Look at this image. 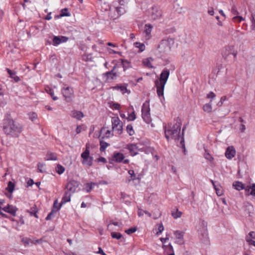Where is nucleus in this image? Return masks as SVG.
Returning a JSON list of instances; mask_svg holds the SVG:
<instances>
[{
	"label": "nucleus",
	"instance_id": "412c9836",
	"mask_svg": "<svg viewBox=\"0 0 255 255\" xmlns=\"http://www.w3.org/2000/svg\"><path fill=\"white\" fill-rule=\"evenodd\" d=\"M247 195H250L255 197V183H253L250 186H247L245 188Z\"/></svg>",
	"mask_w": 255,
	"mask_h": 255
},
{
	"label": "nucleus",
	"instance_id": "58836bf2",
	"mask_svg": "<svg viewBox=\"0 0 255 255\" xmlns=\"http://www.w3.org/2000/svg\"><path fill=\"white\" fill-rule=\"evenodd\" d=\"M111 232V237L113 239H116L117 240L120 239L122 237V235L119 233H117L113 231H110Z\"/></svg>",
	"mask_w": 255,
	"mask_h": 255
},
{
	"label": "nucleus",
	"instance_id": "ddd939ff",
	"mask_svg": "<svg viewBox=\"0 0 255 255\" xmlns=\"http://www.w3.org/2000/svg\"><path fill=\"white\" fill-rule=\"evenodd\" d=\"M173 234L175 236V243L178 245H182L184 243V232L180 231H175L173 232Z\"/></svg>",
	"mask_w": 255,
	"mask_h": 255
},
{
	"label": "nucleus",
	"instance_id": "7ed1b4c3",
	"mask_svg": "<svg viewBox=\"0 0 255 255\" xmlns=\"http://www.w3.org/2000/svg\"><path fill=\"white\" fill-rule=\"evenodd\" d=\"M3 130L6 134H10L12 136H17L21 131L22 127L16 125L12 119H5Z\"/></svg>",
	"mask_w": 255,
	"mask_h": 255
},
{
	"label": "nucleus",
	"instance_id": "20e7f679",
	"mask_svg": "<svg viewBox=\"0 0 255 255\" xmlns=\"http://www.w3.org/2000/svg\"><path fill=\"white\" fill-rule=\"evenodd\" d=\"M174 44V40L172 38L162 40L157 47L158 52L162 54H166L170 51Z\"/></svg>",
	"mask_w": 255,
	"mask_h": 255
},
{
	"label": "nucleus",
	"instance_id": "9b49d317",
	"mask_svg": "<svg viewBox=\"0 0 255 255\" xmlns=\"http://www.w3.org/2000/svg\"><path fill=\"white\" fill-rule=\"evenodd\" d=\"M125 12L122 7H116L110 9V16L113 19H116Z\"/></svg>",
	"mask_w": 255,
	"mask_h": 255
},
{
	"label": "nucleus",
	"instance_id": "052dcab7",
	"mask_svg": "<svg viewBox=\"0 0 255 255\" xmlns=\"http://www.w3.org/2000/svg\"><path fill=\"white\" fill-rule=\"evenodd\" d=\"M128 173L130 175L132 180H134L135 177V175L134 174V172L133 170H129L128 171Z\"/></svg>",
	"mask_w": 255,
	"mask_h": 255
},
{
	"label": "nucleus",
	"instance_id": "37998d69",
	"mask_svg": "<svg viewBox=\"0 0 255 255\" xmlns=\"http://www.w3.org/2000/svg\"><path fill=\"white\" fill-rule=\"evenodd\" d=\"M100 150L101 151H104L105 149L109 145V144L106 142L101 140L100 141Z\"/></svg>",
	"mask_w": 255,
	"mask_h": 255
},
{
	"label": "nucleus",
	"instance_id": "774afa93",
	"mask_svg": "<svg viewBox=\"0 0 255 255\" xmlns=\"http://www.w3.org/2000/svg\"><path fill=\"white\" fill-rule=\"evenodd\" d=\"M247 236H250V238L254 239H255V232H251Z\"/></svg>",
	"mask_w": 255,
	"mask_h": 255
},
{
	"label": "nucleus",
	"instance_id": "79ce46f5",
	"mask_svg": "<svg viewBox=\"0 0 255 255\" xmlns=\"http://www.w3.org/2000/svg\"><path fill=\"white\" fill-rule=\"evenodd\" d=\"M29 119L31 121H35L37 118V114L34 112H30L28 114Z\"/></svg>",
	"mask_w": 255,
	"mask_h": 255
},
{
	"label": "nucleus",
	"instance_id": "f03ea898",
	"mask_svg": "<svg viewBox=\"0 0 255 255\" xmlns=\"http://www.w3.org/2000/svg\"><path fill=\"white\" fill-rule=\"evenodd\" d=\"M170 75V71L168 69H164L162 70L159 79L155 81V86L156 88V92L159 97L163 96L164 95V89Z\"/></svg>",
	"mask_w": 255,
	"mask_h": 255
},
{
	"label": "nucleus",
	"instance_id": "393cba45",
	"mask_svg": "<svg viewBox=\"0 0 255 255\" xmlns=\"http://www.w3.org/2000/svg\"><path fill=\"white\" fill-rule=\"evenodd\" d=\"M71 116L78 120H80L84 117V114L81 111L74 110L71 113Z\"/></svg>",
	"mask_w": 255,
	"mask_h": 255
},
{
	"label": "nucleus",
	"instance_id": "e2e57ef3",
	"mask_svg": "<svg viewBox=\"0 0 255 255\" xmlns=\"http://www.w3.org/2000/svg\"><path fill=\"white\" fill-rule=\"evenodd\" d=\"M215 94L212 92H210L207 95V98L211 99H214L215 98Z\"/></svg>",
	"mask_w": 255,
	"mask_h": 255
},
{
	"label": "nucleus",
	"instance_id": "f257e3e1",
	"mask_svg": "<svg viewBox=\"0 0 255 255\" xmlns=\"http://www.w3.org/2000/svg\"><path fill=\"white\" fill-rule=\"evenodd\" d=\"M180 124L177 122L174 125L169 126L167 129H165V136L168 141L174 139L176 142L180 139V144L184 148V140L183 137L180 136Z\"/></svg>",
	"mask_w": 255,
	"mask_h": 255
},
{
	"label": "nucleus",
	"instance_id": "c756f323",
	"mask_svg": "<svg viewBox=\"0 0 255 255\" xmlns=\"http://www.w3.org/2000/svg\"><path fill=\"white\" fill-rule=\"evenodd\" d=\"M152 61V59L151 58H147L143 60V64L144 65L150 68H153L154 67L152 66L151 61Z\"/></svg>",
	"mask_w": 255,
	"mask_h": 255
},
{
	"label": "nucleus",
	"instance_id": "c03bdc74",
	"mask_svg": "<svg viewBox=\"0 0 255 255\" xmlns=\"http://www.w3.org/2000/svg\"><path fill=\"white\" fill-rule=\"evenodd\" d=\"M251 28L252 30H255V13L252 14L251 18Z\"/></svg>",
	"mask_w": 255,
	"mask_h": 255
},
{
	"label": "nucleus",
	"instance_id": "aec40b11",
	"mask_svg": "<svg viewBox=\"0 0 255 255\" xmlns=\"http://www.w3.org/2000/svg\"><path fill=\"white\" fill-rule=\"evenodd\" d=\"M113 90H119L123 94L127 93L128 95L130 93V90H128L127 86L125 85H118L112 87Z\"/></svg>",
	"mask_w": 255,
	"mask_h": 255
},
{
	"label": "nucleus",
	"instance_id": "8fccbe9b",
	"mask_svg": "<svg viewBox=\"0 0 255 255\" xmlns=\"http://www.w3.org/2000/svg\"><path fill=\"white\" fill-rule=\"evenodd\" d=\"M246 241L250 245H253L255 247V241L253 240V239L250 238V236L246 237Z\"/></svg>",
	"mask_w": 255,
	"mask_h": 255
},
{
	"label": "nucleus",
	"instance_id": "6e6d98bb",
	"mask_svg": "<svg viewBox=\"0 0 255 255\" xmlns=\"http://www.w3.org/2000/svg\"><path fill=\"white\" fill-rule=\"evenodd\" d=\"M32 240H31L29 238H23L21 240L22 242L25 245H29L30 243H31V241Z\"/></svg>",
	"mask_w": 255,
	"mask_h": 255
},
{
	"label": "nucleus",
	"instance_id": "72a5a7b5",
	"mask_svg": "<svg viewBox=\"0 0 255 255\" xmlns=\"http://www.w3.org/2000/svg\"><path fill=\"white\" fill-rule=\"evenodd\" d=\"M96 185V183L94 182L87 183L86 185V190L87 192H90L91 191V190L94 188Z\"/></svg>",
	"mask_w": 255,
	"mask_h": 255
},
{
	"label": "nucleus",
	"instance_id": "e433bc0d",
	"mask_svg": "<svg viewBox=\"0 0 255 255\" xmlns=\"http://www.w3.org/2000/svg\"><path fill=\"white\" fill-rule=\"evenodd\" d=\"M182 214V213L178 209H176L175 211L172 212V216L175 219L181 217Z\"/></svg>",
	"mask_w": 255,
	"mask_h": 255
},
{
	"label": "nucleus",
	"instance_id": "bf43d9fd",
	"mask_svg": "<svg viewBox=\"0 0 255 255\" xmlns=\"http://www.w3.org/2000/svg\"><path fill=\"white\" fill-rule=\"evenodd\" d=\"M145 211L141 209H138L137 211L138 216L140 217L143 216L145 213Z\"/></svg>",
	"mask_w": 255,
	"mask_h": 255
},
{
	"label": "nucleus",
	"instance_id": "864d4df0",
	"mask_svg": "<svg viewBox=\"0 0 255 255\" xmlns=\"http://www.w3.org/2000/svg\"><path fill=\"white\" fill-rule=\"evenodd\" d=\"M136 231V228H129L128 230H126L125 231V233H127L128 235H129L131 233H133Z\"/></svg>",
	"mask_w": 255,
	"mask_h": 255
},
{
	"label": "nucleus",
	"instance_id": "bb28decb",
	"mask_svg": "<svg viewBox=\"0 0 255 255\" xmlns=\"http://www.w3.org/2000/svg\"><path fill=\"white\" fill-rule=\"evenodd\" d=\"M203 110L205 112L210 113L212 111L211 101L207 104H205L203 107Z\"/></svg>",
	"mask_w": 255,
	"mask_h": 255
},
{
	"label": "nucleus",
	"instance_id": "c85d7f7f",
	"mask_svg": "<svg viewBox=\"0 0 255 255\" xmlns=\"http://www.w3.org/2000/svg\"><path fill=\"white\" fill-rule=\"evenodd\" d=\"M46 158L47 160H56L57 159L56 154L52 152H48Z\"/></svg>",
	"mask_w": 255,
	"mask_h": 255
},
{
	"label": "nucleus",
	"instance_id": "4c0bfd02",
	"mask_svg": "<svg viewBox=\"0 0 255 255\" xmlns=\"http://www.w3.org/2000/svg\"><path fill=\"white\" fill-rule=\"evenodd\" d=\"M82 59L86 62L91 61L92 60V56L91 54H84L82 55Z\"/></svg>",
	"mask_w": 255,
	"mask_h": 255
},
{
	"label": "nucleus",
	"instance_id": "338daca9",
	"mask_svg": "<svg viewBox=\"0 0 255 255\" xmlns=\"http://www.w3.org/2000/svg\"><path fill=\"white\" fill-rule=\"evenodd\" d=\"M42 242V239L32 240L31 243L32 244L36 245L37 244H40Z\"/></svg>",
	"mask_w": 255,
	"mask_h": 255
},
{
	"label": "nucleus",
	"instance_id": "b1692460",
	"mask_svg": "<svg viewBox=\"0 0 255 255\" xmlns=\"http://www.w3.org/2000/svg\"><path fill=\"white\" fill-rule=\"evenodd\" d=\"M233 187L238 191H241L245 189L246 186L242 182L240 181H235L233 183Z\"/></svg>",
	"mask_w": 255,
	"mask_h": 255
},
{
	"label": "nucleus",
	"instance_id": "2f4dec72",
	"mask_svg": "<svg viewBox=\"0 0 255 255\" xmlns=\"http://www.w3.org/2000/svg\"><path fill=\"white\" fill-rule=\"evenodd\" d=\"M61 203L59 204L58 200H55L54 204H53V208L52 210H55V212L58 211L61 208L62 205Z\"/></svg>",
	"mask_w": 255,
	"mask_h": 255
},
{
	"label": "nucleus",
	"instance_id": "4be33fe9",
	"mask_svg": "<svg viewBox=\"0 0 255 255\" xmlns=\"http://www.w3.org/2000/svg\"><path fill=\"white\" fill-rule=\"evenodd\" d=\"M152 26L150 24H146L144 26V33L145 34V38L146 39H149L151 36V32L152 29Z\"/></svg>",
	"mask_w": 255,
	"mask_h": 255
},
{
	"label": "nucleus",
	"instance_id": "49530a36",
	"mask_svg": "<svg viewBox=\"0 0 255 255\" xmlns=\"http://www.w3.org/2000/svg\"><path fill=\"white\" fill-rule=\"evenodd\" d=\"M204 157L208 160L210 161H212L214 160V158L206 150H205V153L204 154Z\"/></svg>",
	"mask_w": 255,
	"mask_h": 255
},
{
	"label": "nucleus",
	"instance_id": "7c9ffc66",
	"mask_svg": "<svg viewBox=\"0 0 255 255\" xmlns=\"http://www.w3.org/2000/svg\"><path fill=\"white\" fill-rule=\"evenodd\" d=\"M115 68L116 67H114L111 72L107 73V74L108 78L113 79L118 75L119 73L114 72Z\"/></svg>",
	"mask_w": 255,
	"mask_h": 255
},
{
	"label": "nucleus",
	"instance_id": "39448f33",
	"mask_svg": "<svg viewBox=\"0 0 255 255\" xmlns=\"http://www.w3.org/2000/svg\"><path fill=\"white\" fill-rule=\"evenodd\" d=\"M90 144L87 143L85 150L81 153V162L86 166L90 167L93 165L94 158L90 155Z\"/></svg>",
	"mask_w": 255,
	"mask_h": 255
},
{
	"label": "nucleus",
	"instance_id": "6e6552de",
	"mask_svg": "<svg viewBox=\"0 0 255 255\" xmlns=\"http://www.w3.org/2000/svg\"><path fill=\"white\" fill-rule=\"evenodd\" d=\"M149 15L150 18L155 20L159 19L162 15V11L157 6H153L149 10Z\"/></svg>",
	"mask_w": 255,
	"mask_h": 255
},
{
	"label": "nucleus",
	"instance_id": "5fc2aeb1",
	"mask_svg": "<svg viewBox=\"0 0 255 255\" xmlns=\"http://www.w3.org/2000/svg\"><path fill=\"white\" fill-rule=\"evenodd\" d=\"M85 129L84 128L83 126H78L77 127L76 129V134L80 133L82 130H84Z\"/></svg>",
	"mask_w": 255,
	"mask_h": 255
},
{
	"label": "nucleus",
	"instance_id": "2eb2a0df",
	"mask_svg": "<svg viewBox=\"0 0 255 255\" xmlns=\"http://www.w3.org/2000/svg\"><path fill=\"white\" fill-rule=\"evenodd\" d=\"M114 226L118 227L119 229H122L123 227V224L122 222L112 221L108 225V230L109 231L118 230V229L114 228Z\"/></svg>",
	"mask_w": 255,
	"mask_h": 255
},
{
	"label": "nucleus",
	"instance_id": "a19ab883",
	"mask_svg": "<svg viewBox=\"0 0 255 255\" xmlns=\"http://www.w3.org/2000/svg\"><path fill=\"white\" fill-rule=\"evenodd\" d=\"M38 169L41 173L45 172L46 171L45 165L42 163H39L38 164Z\"/></svg>",
	"mask_w": 255,
	"mask_h": 255
},
{
	"label": "nucleus",
	"instance_id": "f704fd0d",
	"mask_svg": "<svg viewBox=\"0 0 255 255\" xmlns=\"http://www.w3.org/2000/svg\"><path fill=\"white\" fill-rule=\"evenodd\" d=\"M55 170L56 172L58 174L60 175L63 173L65 171V168L60 164H57L55 168Z\"/></svg>",
	"mask_w": 255,
	"mask_h": 255
},
{
	"label": "nucleus",
	"instance_id": "680f3d73",
	"mask_svg": "<svg viewBox=\"0 0 255 255\" xmlns=\"http://www.w3.org/2000/svg\"><path fill=\"white\" fill-rule=\"evenodd\" d=\"M55 213V210H52V211L48 215V216L46 218V220H49L51 219L52 217L53 216V214Z\"/></svg>",
	"mask_w": 255,
	"mask_h": 255
},
{
	"label": "nucleus",
	"instance_id": "6ab92c4d",
	"mask_svg": "<svg viewBox=\"0 0 255 255\" xmlns=\"http://www.w3.org/2000/svg\"><path fill=\"white\" fill-rule=\"evenodd\" d=\"M125 158L124 155L121 152H115L112 156V161L117 162H121Z\"/></svg>",
	"mask_w": 255,
	"mask_h": 255
},
{
	"label": "nucleus",
	"instance_id": "5701e85b",
	"mask_svg": "<svg viewBox=\"0 0 255 255\" xmlns=\"http://www.w3.org/2000/svg\"><path fill=\"white\" fill-rule=\"evenodd\" d=\"M211 182L213 184L215 190H216L217 195L218 196L223 195L224 194V190L222 187L220 185H215L214 181L213 180H212Z\"/></svg>",
	"mask_w": 255,
	"mask_h": 255
},
{
	"label": "nucleus",
	"instance_id": "603ef678",
	"mask_svg": "<svg viewBox=\"0 0 255 255\" xmlns=\"http://www.w3.org/2000/svg\"><path fill=\"white\" fill-rule=\"evenodd\" d=\"M245 208L246 210L249 211V213H250V211H252L253 210V206L249 203H247L246 204Z\"/></svg>",
	"mask_w": 255,
	"mask_h": 255
},
{
	"label": "nucleus",
	"instance_id": "9d476101",
	"mask_svg": "<svg viewBox=\"0 0 255 255\" xmlns=\"http://www.w3.org/2000/svg\"><path fill=\"white\" fill-rule=\"evenodd\" d=\"M222 53L223 56L225 58H227L230 55H232L234 58H236L238 52L234 46L229 45L225 47Z\"/></svg>",
	"mask_w": 255,
	"mask_h": 255
},
{
	"label": "nucleus",
	"instance_id": "c9c22d12",
	"mask_svg": "<svg viewBox=\"0 0 255 255\" xmlns=\"http://www.w3.org/2000/svg\"><path fill=\"white\" fill-rule=\"evenodd\" d=\"M68 9L65 8L61 10L60 17L70 16L71 14L68 11Z\"/></svg>",
	"mask_w": 255,
	"mask_h": 255
},
{
	"label": "nucleus",
	"instance_id": "f8f14e48",
	"mask_svg": "<svg viewBox=\"0 0 255 255\" xmlns=\"http://www.w3.org/2000/svg\"><path fill=\"white\" fill-rule=\"evenodd\" d=\"M79 185V183L78 181L71 180L67 183L66 188L67 191L73 194L75 192Z\"/></svg>",
	"mask_w": 255,
	"mask_h": 255
},
{
	"label": "nucleus",
	"instance_id": "cd10ccee",
	"mask_svg": "<svg viewBox=\"0 0 255 255\" xmlns=\"http://www.w3.org/2000/svg\"><path fill=\"white\" fill-rule=\"evenodd\" d=\"M133 45L136 48L139 49L140 52L143 51L145 49V45L142 43L136 42L134 43Z\"/></svg>",
	"mask_w": 255,
	"mask_h": 255
},
{
	"label": "nucleus",
	"instance_id": "de8ad7c7",
	"mask_svg": "<svg viewBox=\"0 0 255 255\" xmlns=\"http://www.w3.org/2000/svg\"><path fill=\"white\" fill-rule=\"evenodd\" d=\"M160 240L163 244L162 248L164 250V248L165 247V245H164V244L166 243L167 241L169 240V238L167 236V235H166L165 238H160Z\"/></svg>",
	"mask_w": 255,
	"mask_h": 255
},
{
	"label": "nucleus",
	"instance_id": "0e129e2a",
	"mask_svg": "<svg viewBox=\"0 0 255 255\" xmlns=\"http://www.w3.org/2000/svg\"><path fill=\"white\" fill-rule=\"evenodd\" d=\"M105 134L106 136H107V137H109L112 136L113 135V133L111 130L107 129L105 131Z\"/></svg>",
	"mask_w": 255,
	"mask_h": 255
},
{
	"label": "nucleus",
	"instance_id": "09e8293b",
	"mask_svg": "<svg viewBox=\"0 0 255 255\" xmlns=\"http://www.w3.org/2000/svg\"><path fill=\"white\" fill-rule=\"evenodd\" d=\"M47 92L50 95L53 100L55 101L57 100L58 98L57 97L54 96V91L52 89H49L48 90H47Z\"/></svg>",
	"mask_w": 255,
	"mask_h": 255
},
{
	"label": "nucleus",
	"instance_id": "4d7b16f0",
	"mask_svg": "<svg viewBox=\"0 0 255 255\" xmlns=\"http://www.w3.org/2000/svg\"><path fill=\"white\" fill-rule=\"evenodd\" d=\"M96 161L98 162H103L106 163L107 162V159L103 157H100L96 159Z\"/></svg>",
	"mask_w": 255,
	"mask_h": 255
},
{
	"label": "nucleus",
	"instance_id": "473e14b6",
	"mask_svg": "<svg viewBox=\"0 0 255 255\" xmlns=\"http://www.w3.org/2000/svg\"><path fill=\"white\" fill-rule=\"evenodd\" d=\"M15 185L11 181L8 182L7 187L6 188V190H7L9 193H12L14 190Z\"/></svg>",
	"mask_w": 255,
	"mask_h": 255
},
{
	"label": "nucleus",
	"instance_id": "4468645a",
	"mask_svg": "<svg viewBox=\"0 0 255 255\" xmlns=\"http://www.w3.org/2000/svg\"><path fill=\"white\" fill-rule=\"evenodd\" d=\"M126 148L129 150L131 156H135L137 154L139 150L137 144L134 143L127 144Z\"/></svg>",
	"mask_w": 255,
	"mask_h": 255
},
{
	"label": "nucleus",
	"instance_id": "13d9d810",
	"mask_svg": "<svg viewBox=\"0 0 255 255\" xmlns=\"http://www.w3.org/2000/svg\"><path fill=\"white\" fill-rule=\"evenodd\" d=\"M128 0H120L119 1V4L121 6H126L128 4Z\"/></svg>",
	"mask_w": 255,
	"mask_h": 255
},
{
	"label": "nucleus",
	"instance_id": "a878e982",
	"mask_svg": "<svg viewBox=\"0 0 255 255\" xmlns=\"http://www.w3.org/2000/svg\"><path fill=\"white\" fill-rule=\"evenodd\" d=\"M71 193L66 191L61 201V204H64L71 201Z\"/></svg>",
	"mask_w": 255,
	"mask_h": 255
},
{
	"label": "nucleus",
	"instance_id": "a18cd8bd",
	"mask_svg": "<svg viewBox=\"0 0 255 255\" xmlns=\"http://www.w3.org/2000/svg\"><path fill=\"white\" fill-rule=\"evenodd\" d=\"M164 228L162 225V224H159L158 225V231L156 233V235H160L162 232L163 231Z\"/></svg>",
	"mask_w": 255,
	"mask_h": 255
},
{
	"label": "nucleus",
	"instance_id": "69168bd1",
	"mask_svg": "<svg viewBox=\"0 0 255 255\" xmlns=\"http://www.w3.org/2000/svg\"><path fill=\"white\" fill-rule=\"evenodd\" d=\"M233 19L235 21L238 20L239 22L244 20L243 17L241 16H235L233 17Z\"/></svg>",
	"mask_w": 255,
	"mask_h": 255
},
{
	"label": "nucleus",
	"instance_id": "0eeeda50",
	"mask_svg": "<svg viewBox=\"0 0 255 255\" xmlns=\"http://www.w3.org/2000/svg\"><path fill=\"white\" fill-rule=\"evenodd\" d=\"M142 118L144 121L147 124H150L151 122V118L150 114V108L148 103H144L141 109Z\"/></svg>",
	"mask_w": 255,
	"mask_h": 255
},
{
	"label": "nucleus",
	"instance_id": "ea45409f",
	"mask_svg": "<svg viewBox=\"0 0 255 255\" xmlns=\"http://www.w3.org/2000/svg\"><path fill=\"white\" fill-rule=\"evenodd\" d=\"M127 131L129 135H132L134 133L133 127L131 125H128L127 127Z\"/></svg>",
	"mask_w": 255,
	"mask_h": 255
},
{
	"label": "nucleus",
	"instance_id": "3c124183",
	"mask_svg": "<svg viewBox=\"0 0 255 255\" xmlns=\"http://www.w3.org/2000/svg\"><path fill=\"white\" fill-rule=\"evenodd\" d=\"M135 119L136 116L134 112H133L130 114L128 117V120L130 121H134Z\"/></svg>",
	"mask_w": 255,
	"mask_h": 255
},
{
	"label": "nucleus",
	"instance_id": "1a4fd4ad",
	"mask_svg": "<svg viewBox=\"0 0 255 255\" xmlns=\"http://www.w3.org/2000/svg\"><path fill=\"white\" fill-rule=\"evenodd\" d=\"M62 93L67 102H70L74 98V91L72 88L67 87L61 90Z\"/></svg>",
	"mask_w": 255,
	"mask_h": 255
},
{
	"label": "nucleus",
	"instance_id": "423d86ee",
	"mask_svg": "<svg viewBox=\"0 0 255 255\" xmlns=\"http://www.w3.org/2000/svg\"><path fill=\"white\" fill-rule=\"evenodd\" d=\"M112 124L113 131L116 134L120 135L123 132V123L119 117H113L112 119Z\"/></svg>",
	"mask_w": 255,
	"mask_h": 255
},
{
	"label": "nucleus",
	"instance_id": "a211bd4d",
	"mask_svg": "<svg viewBox=\"0 0 255 255\" xmlns=\"http://www.w3.org/2000/svg\"><path fill=\"white\" fill-rule=\"evenodd\" d=\"M68 38L65 36H54L53 39V45L57 46L62 43L66 42Z\"/></svg>",
	"mask_w": 255,
	"mask_h": 255
},
{
	"label": "nucleus",
	"instance_id": "dca6fc26",
	"mask_svg": "<svg viewBox=\"0 0 255 255\" xmlns=\"http://www.w3.org/2000/svg\"><path fill=\"white\" fill-rule=\"evenodd\" d=\"M236 150L233 146H230L227 147L225 152V156L228 159H231L235 157L236 155Z\"/></svg>",
	"mask_w": 255,
	"mask_h": 255
},
{
	"label": "nucleus",
	"instance_id": "f3484780",
	"mask_svg": "<svg viewBox=\"0 0 255 255\" xmlns=\"http://www.w3.org/2000/svg\"><path fill=\"white\" fill-rule=\"evenodd\" d=\"M2 210L11 215L15 216L17 210V208L13 205L7 204L6 206L2 208Z\"/></svg>",
	"mask_w": 255,
	"mask_h": 255
}]
</instances>
